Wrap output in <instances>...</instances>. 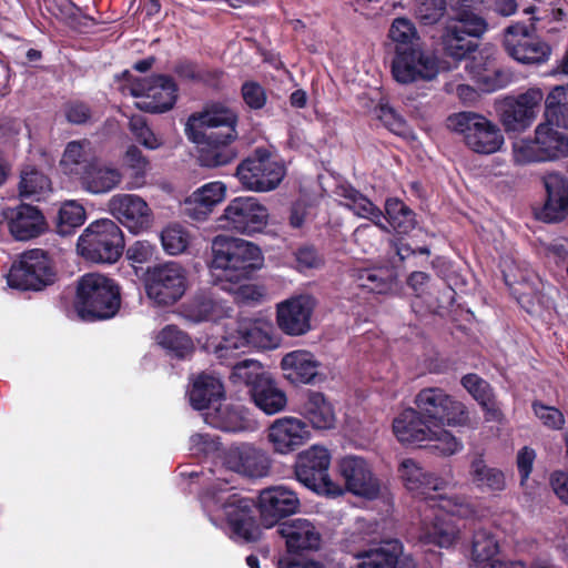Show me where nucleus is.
Here are the masks:
<instances>
[{
  "mask_svg": "<svg viewBox=\"0 0 568 568\" xmlns=\"http://www.w3.org/2000/svg\"><path fill=\"white\" fill-rule=\"evenodd\" d=\"M546 200L536 216L547 223L560 222L568 216V178L552 172L544 176Z\"/></svg>",
  "mask_w": 568,
  "mask_h": 568,
  "instance_id": "25",
  "label": "nucleus"
},
{
  "mask_svg": "<svg viewBox=\"0 0 568 568\" xmlns=\"http://www.w3.org/2000/svg\"><path fill=\"white\" fill-rule=\"evenodd\" d=\"M67 121L71 124H85L92 118L91 109L82 101H69L63 106Z\"/></svg>",
  "mask_w": 568,
  "mask_h": 568,
  "instance_id": "59",
  "label": "nucleus"
},
{
  "mask_svg": "<svg viewBox=\"0 0 568 568\" xmlns=\"http://www.w3.org/2000/svg\"><path fill=\"white\" fill-rule=\"evenodd\" d=\"M532 408L535 415L545 426H560L565 423L562 413L556 407L535 403Z\"/></svg>",
  "mask_w": 568,
  "mask_h": 568,
  "instance_id": "63",
  "label": "nucleus"
},
{
  "mask_svg": "<svg viewBox=\"0 0 568 568\" xmlns=\"http://www.w3.org/2000/svg\"><path fill=\"white\" fill-rule=\"evenodd\" d=\"M51 192V181L39 170L26 166L20 174L19 195L21 199L41 201Z\"/></svg>",
  "mask_w": 568,
  "mask_h": 568,
  "instance_id": "44",
  "label": "nucleus"
},
{
  "mask_svg": "<svg viewBox=\"0 0 568 568\" xmlns=\"http://www.w3.org/2000/svg\"><path fill=\"white\" fill-rule=\"evenodd\" d=\"M388 39L394 44V52L424 49L414 22L407 18L400 17L393 20Z\"/></svg>",
  "mask_w": 568,
  "mask_h": 568,
  "instance_id": "43",
  "label": "nucleus"
},
{
  "mask_svg": "<svg viewBox=\"0 0 568 568\" xmlns=\"http://www.w3.org/2000/svg\"><path fill=\"white\" fill-rule=\"evenodd\" d=\"M460 449V443L445 428H438L434 434L428 433V454L453 455Z\"/></svg>",
  "mask_w": 568,
  "mask_h": 568,
  "instance_id": "57",
  "label": "nucleus"
},
{
  "mask_svg": "<svg viewBox=\"0 0 568 568\" xmlns=\"http://www.w3.org/2000/svg\"><path fill=\"white\" fill-rule=\"evenodd\" d=\"M120 304V290L110 277L88 273L78 280L74 310L81 320L93 322L112 318Z\"/></svg>",
  "mask_w": 568,
  "mask_h": 568,
  "instance_id": "5",
  "label": "nucleus"
},
{
  "mask_svg": "<svg viewBox=\"0 0 568 568\" xmlns=\"http://www.w3.org/2000/svg\"><path fill=\"white\" fill-rule=\"evenodd\" d=\"M281 367L287 379L293 383L311 384L320 374L321 363L304 349L287 353L281 361Z\"/></svg>",
  "mask_w": 568,
  "mask_h": 568,
  "instance_id": "33",
  "label": "nucleus"
},
{
  "mask_svg": "<svg viewBox=\"0 0 568 568\" xmlns=\"http://www.w3.org/2000/svg\"><path fill=\"white\" fill-rule=\"evenodd\" d=\"M237 115L236 113L221 103L207 105L202 112L193 113L189 116L185 124V133L206 132V129H220V134H225V139H237Z\"/></svg>",
  "mask_w": 568,
  "mask_h": 568,
  "instance_id": "23",
  "label": "nucleus"
},
{
  "mask_svg": "<svg viewBox=\"0 0 568 568\" xmlns=\"http://www.w3.org/2000/svg\"><path fill=\"white\" fill-rule=\"evenodd\" d=\"M428 508L435 513L434 521L428 527V544L433 542L442 548L450 547L458 535L455 524V515L458 513L457 504L443 495L430 496L428 494Z\"/></svg>",
  "mask_w": 568,
  "mask_h": 568,
  "instance_id": "21",
  "label": "nucleus"
},
{
  "mask_svg": "<svg viewBox=\"0 0 568 568\" xmlns=\"http://www.w3.org/2000/svg\"><path fill=\"white\" fill-rule=\"evenodd\" d=\"M470 43L471 48L469 51L465 53L463 57H453L454 59L460 60L466 59L465 69L468 74L479 84L484 87L487 91H493L496 89L494 84L490 83L491 74H495L496 71L493 69L494 63V50L490 47H485L480 50H475V44L473 41L467 40Z\"/></svg>",
  "mask_w": 568,
  "mask_h": 568,
  "instance_id": "35",
  "label": "nucleus"
},
{
  "mask_svg": "<svg viewBox=\"0 0 568 568\" xmlns=\"http://www.w3.org/2000/svg\"><path fill=\"white\" fill-rule=\"evenodd\" d=\"M353 277L358 286L376 294H388L396 287V275L388 267L354 268Z\"/></svg>",
  "mask_w": 568,
  "mask_h": 568,
  "instance_id": "39",
  "label": "nucleus"
},
{
  "mask_svg": "<svg viewBox=\"0 0 568 568\" xmlns=\"http://www.w3.org/2000/svg\"><path fill=\"white\" fill-rule=\"evenodd\" d=\"M1 215L10 234L17 241L32 240L45 230V219L33 205L20 204L14 207H4Z\"/></svg>",
  "mask_w": 568,
  "mask_h": 568,
  "instance_id": "24",
  "label": "nucleus"
},
{
  "mask_svg": "<svg viewBox=\"0 0 568 568\" xmlns=\"http://www.w3.org/2000/svg\"><path fill=\"white\" fill-rule=\"evenodd\" d=\"M498 551V544L493 535L479 530L474 535L473 556L477 561L490 560Z\"/></svg>",
  "mask_w": 568,
  "mask_h": 568,
  "instance_id": "58",
  "label": "nucleus"
},
{
  "mask_svg": "<svg viewBox=\"0 0 568 568\" xmlns=\"http://www.w3.org/2000/svg\"><path fill=\"white\" fill-rule=\"evenodd\" d=\"M311 438L307 428H268L267 439L275 453L288 454Z\"/></svg>",
  "mask_w": 568,
  "mask_h": 568,
  "instance_id": "46",
  "label": "nucleus"
},
{
  "mask_svg": "<svg viewBox=\"0 0 568 568\" xmlns=\"http://www.w3.org/2000/svg\"><path fill=\"white\" fill-rule=\"evenodd\" d=\"M237 470L248 477H263L270 471V459L265 453L254 447H243L237 452Z\"/></svg>",
  "mask_w": 568,
  "mask_h": 568,
  "instance_id": "50",
  "label": "nucleus"
},
{
  "mask_svg": "<svg viewBox=\"0 0 568 568\" xmlns=\"http://www.w3.org/2000/svg\"><path fill=\"white\" fill-rule=\"evenodd\" d=\"M233 311L231 304L217 297L212 291H199L184 305L183 313L189 321L200 323L230 318Z\"/></svg>",
  "mask_w": 568,
  "mask_h": 568,
  "instance_id": "27",
  "label": "nucleus"
},
{
  "mask_svg": "<svg viewBox=\"0 0 568 568\" xmlns=\"http://www.w3.org/2000/svg\"><path fill=\"white\" fill-rule=\"evenodd\" d=\"M122 174L115 166L95 160L78 179L81 187L91 194H104L115 189Z\"/></svg>",
  "mask_w": 568,
  "mask_h": 568,
  "instance_id": "32",
  "label": "nucleus"
},
{
  "mask_svg": "<svg viewBox=\"0 0 568 568\" xmlns=\"http://www.w3.org/2000/svg\"><path fill=\"white\" fill-rule=\"evenodd\" d=\"M402 554L403 545L399 540H385L377 547L358 552L356 558L361 561L358 562L357 568H406L405 566L399 565V557Z\"/></svg>",
  "mask_w": 568,
  "mask_h": 568,
  "instance_id": "34",
  "label": "nucleus"
},
{
  "mask_svg": "<svg viewBox=\"0 0 568 568\" xmlns=\"http://www.w3.org/2000/svg\"><path fill=\"white\" fill-rule=\"evenodd\" d=\"M295 262L297 270L303 272L318 267L322 260L314 247L303 246L295 252Z\"/></svg>",
  "mask_w": 568,
  "mask_h": 568,
  "instance_id": "64",
  "label": "nucleus"
},
{
  "mask_svg": "<svg viewBox=\"0 0 568 568\" xmlns=\"http://www.w3.org/2000/svg\"><path fill=\"white\" fill-rule=\"evenodd\" d=\"M211 274L215 284L231 290L225 284H239L248 280L263 265L261 248L252 242L227 235L212 240Z\"/></svg>",
  "mask_w": 568,
  "mask_h": 568,
  "instance_id": "2",
  "label": "nucleus"
},
{
  "mask_svg": "<svg viewBox=\"0 0 568 568\" xmlns=\"http://www.w3.org/2000/svg\"><path fill=\"white\" fill-rule=\"evenodd\" d=\"M242 95L244 102L251 109H261L266 102L264 89L256 82H246L242 85Z\"/></svg>",
  "mask_w": 568,
  "mask_h": 568,
  "instance_id": "62",
  "label": "nucleus"
},
{
  "mask_svg": "<svg viewBox=\"0 0 568 568\" xmlns=\"http://www.w3.org/2000/svg\"><path fill=\"white\" fill-rule=\"evenodd\" d=\"M568 156V122L544 118L534 131V138L513 143L517 164L544 163Z\"/></svg>",
  "mask_w": 568,
  "mask_h": 568,
  "instance_id": "4",
  "label": "nucleus"
},
{
  "mask_svg": "<svg viewBox=\"0 0 568 568\" xmlns=\"http://www.w3.org/2000/svg\"><path fill=\"white\" fill-rule=\"evenodd\" d=\"M447 128L462 135L465 145L478 154H493L501 150L505 139L499 126L483 114L464 111L449 115Z\"/></svg>",
  "mask_w": 568,
  "mask_h": 568,
  "instance_id": "9",
  "label": "nucleus"
},
{
  "mask_svg": "<svg viewBox=\"0 0 568 568\" xmlns=\"http://www.w3.org/2000/svg\"><path fill=\"white\" fill-rule=\"evenodd\" d=\"M108 207L111 215L133 234L150 229L153 223L151 207L136 194H115L109 200Z\"/></svg>",
  "mask_w": 568,
  "mask_h": 568,
  "instance_id": "20",
  "label": "nucleus"
},
{
  "mask_svg": "<svg viewBox=\"0 0 568 568\" xmlns=\"http://www.w3.org/2000/svg\"><path fill=\"white\" fill-rule=\"evenodd\" d=\"M85 220L87 213L80 202L65 201L61 204L58 213L57 232L63 236L70 235L75 229L82 226Z\"/></svg>",
  "mask_w": 568,
  "mask_h": 568,
  "instance_id": "51",
  "label": "nucleus"
},
{
  "mask_svg": "<svg viewBox=\"0 0 568 568\" xmlns=\"http://www.w3.org/2000/svg\"><path fill=\"white\" fill-rule=\"evenodd\" d=\"M407 287L412 291V311L423 318L426 314V274L423 272H413L407 278Z\"/></svg>",
  "mask_w": 568,
  "mask_h": 568,
  "instance_id": "56",
  "label": "nucleus"
},
{
  "mask_svg": "<svg viewBox=\"0 0 568 568\" xmlns=\"http://www.w3.org/2000/svg\"><path fill=\"white\" fill-rule=\"evenodd\" d=\"M404 486L414 496L426 494V473L413 459H405L398 468Z\"/></svg>",
  "mask_w": 568,
  "mask_h": 568,
  "instance_id": "52",
  "label": "nucleus"
},
{
  "mask_svg": "<svg viewBox=\"0 0 568 568\" xmlns=\"http://www.w3.org/2000/svg\"><path fill=\"white\" fill-rule=\"evenodd\" d=\"M199 148V162L205 168H216L231 163L237 155L231 145L236 139H225L215 131L185 133Z\"/></svg>",
  "mask_w": 568,
  "mask_h": 568,
  "instance_id": "22",
  "label": "nucleus"
},
{
  "mask_svg": "<svg viewBox=\"0 0 568 568\" xmlns=\"http://www.w3.org/2000/svg\"><path fill=\"white\" fill-rule=\"evenodd\" d=\"M331 454L328 449L314 445L297 455L294 473L306 488L320 495L341 496L342 487L328 474Z\"/></svg>",
  "mask_w": 568,
  "mask_h": 568,
  "instance_id": "10",
  "label": "nucleus"
},
{
  "mask_svg": "<svg viewBox=\"0 0 568 568\" xmlns=\"http://www.w3.org/2000/svg\"><path fill=\"white\" fill-rule=\"evenodd\" d=\"M268 211L254 196H239L230 201L221 221L223 226L243 234L260 232L267 224Z\"/></svg>",
  "mask_w": 568,
  "mask_h": 568,
  "instance_id": "15",
  "label": "nucleus"
},
{
  "mask_svg": "<svg viewBox=\"0 0 568 568\" xmlns=\"http://www.w3.org/2000/svg\"><path fill=\"white\" fill-rule=\"evenodd\" d=\"M301 414L311 426H333L335 423L334 408L322 393L311 392Z\"/></svg>",
  "mask_w": 568,
  "mask_h": 568,
  "instance_id": "42",
  "label": "nucleus"
},
{
  "mask_svg": "<svg viewBox=\"0 0 568 568\" xmlns=\"http://www.w3.org/2000/svg\"><path fill=\"white\" fill-rule=\"evenodd\" d=\"M274 345L273 328L263 322L243 321L234 333H229L221 345L222 349H240L246 346L270 348Z\"/></svg>",
  "mask_w": 568,
  "mask_h": 568,
  "instance_id": "29",
  "label": "nucleus"
},
{
  "mask_svg": "<svg viewBox=\"0 0 568 568\" xmlns=\"http://www.w3.org/2000/svg\"><path fill=\"white\" fill-rule=\"evenodd\" d=\"M277 532L285 539L290 554L317 550L322 536L314 524L307 519L297 518L280 524Z\"/></svg>",
  "mask_w": 568,
  "mask_h": 568,
  "instance_id": "28",
  "label": "nucleus"
},
{
  "mask_svg": "<svg viewBox=\"0 0 568 568\" xmlns=\"http://www.w3.org/2000/svg\"><path fill=\"white\" fill-rule=\"evenodd\" d=\"M488 0H453L455 16L450 18L442 37L444 50L450 57H463L471 48L466 38H479L488 29L487 21L475 13L487 4Z\"/></svg>",
  "mask_w": 568,
  "mask_h": 568,
  "instance_id": "7",
  "label": "nucleus"
},
{
  "mask_svg": "<svg viewBox=\"0 0 568 568\" xmlns=\"http://www.w3.org/2000/svg\"><path fill=\"white\" fill-rule=\"evenodd\" d=\"M463 387L478 402L486 413L488 422H499L501 413L490 385L477 374H467L460 381Z\"/></svg>",
  "mask_w": 568,
  "mask_h": 568,
  "instance_id": "38",
  "label": "nucleus"
},
{
  "mask_svg": "<svg viewBox=\"0 0 568 568\" xmlns=\"http://www.w3.org/2000/svg\"><path fill=\"white\" fill-rule=\"evenodd\" d=\"M528 14L529 26L516 22L504 31L503 44L506 52L524 64H541L546 62L551 48L540 40H532L531 33L556 38L566 28V12L561 0H536V3L524 9Z\"/></svg>",
  "mask_w": 568,
  "mask_h": 568,
  "instance_id": "1",
  "label": "nucleus"
},
{
  "mask_svg": "<svg viewBox=\"0 0 568 568\" xmlns=\"http://www.w3.org/2000/svg\"><path fill=\"white\" fill-rule=\"evenodd\" d=\"M160 241L168 255H180L186 252L193 241L190 230L180 223H170L160 233Z\"/></svg>",
  "mask_w": 568,
  "mask_h": 568,
  "instance_id": "49",
  "label": "nucleus"
},
{
  "mask_svg": "<svg viewBox=\"0 0 568 568\" xmlns=\"http://www.w3.org/2000/svg\"><path fill=\"white\" fill-rule=\"evenodd\" d=\"M469 474L473 483L481 489L500 491L506 487L504 473L498 468L488 466L480 456L471 460Z\"/></svg>",
  "mask_w": 568,
  "mask_h": 568,
  "instance_id": "45",
  "label": "nucleus"
},
{
  "mask_svg": "<svg viewBox=\"0 0 568 568\" xmlns=\"http://www.w3.org/2000/svg\"><path fill=\"white\" fill-rule=\"evenodd\" d=\"M129 128L134 139L148 150H156L164 143L162 136L155 134L141 115H133Z\"/></svg>",
  "mask_w": 568,
  "mask_h": 568,
  "instance_id": "54",
  "label": "nucleus"
},
{
  "mask_svg": "<svg viewBox=\"0 0 568 568\" xmlns=\"http://www.w3.org/2000/svg\"><path fill=\"white\" fill-rule=\"evenodd\" d=\"M395 437L405 447H419L423 448L422 444L426 439V428H392Z\"/></svg>",
  "mask_w": 568,
  "mask_h": 568,
  "instance_id": "61",
  "label": "nucleus"
},
{
  "mask_svg": "<svg viewBox=\"0 0 568 568\" xmlns=\"http://www.w3.org/2000/svg\"><path fill=\"white\" fill-rule=\"evenodd\" d=\"M144 285L154 304L173 305L187 290V272L178 262H165L148 270Z\"/></svg>",
  "mask_w": 568,
  "mask_h": 568,
  "instance_id": "12",
  "label": "nucleus"
},
{
  "mask_svg": "<svg viewBox=\"0 0 568 568\" xmlns=\"http://www.w3.org/2000/svg\"><path fill=\"white\" fill-rule=\"evenodd\" d=\"M131 95L140 98L135 104L145 112L163 113L173 108L178 87L172 78L162 74L135 78L126 87Z\"/></svg>",
  "mask_w": 568,
  "mask_h": 568,
  "instance_id": "14",
  "label": "nucleus"
},
{
  "mask_svg": "<svg viewBox=\"0 0 568 568\" xmlns=\"http://www.w3.org/2000/svg\"><path fill=\"white\" fill-rule=\"evenodd\" d=\"M124 235L118 224L110 219L90 223L78 239L77 251L87 261L113 264L123 254Z\"/></svg>",
  "mask_w": 568,
  "mask_h": 568,
  "instance_id": "8",
  "label": "nucleus"
},
{
  "mask_svg": "<svg viewBox=\"0 0 568 568\" xmlns=\"http://www.w3.org/2000/svg\"><path fill=\"white\" fill-rule=\"evenodd\" d=\"M544 93L539 88H530L516 98L505 100L500 121L507 132H524L536 120Z\"/></svg>",
  "mask_w": 568,
  "mask_h": 568,
  "instance_id": "17",
  "label": "nucleus"
},
{
  "mask_svg": "<svg viewBox=\"0 0 568 568\" xmlns=\"http://www.w3.org/2000/svg\"><path fill=\"white\" fill-rule=\"evenodd\" d=\"M256 503L261 523L266 528L280 525L282 519L297 513L301 506L297 494L284 485L260 490Z\"/></svg>",
  "mask_w": 568,
  "mask_h": 568,
  "instance_id": "16",
  "label": "nucleus"
},
{
  "mask_svg": "<svg viewBox=\"0 0 568 568\" xmlns=\"http://www.w3.org/2000/svg\"><path fill=\"white\" fill-rule=\"evenodd\" d=\"M158 344L178 358L187 357L194 349L190 336L175 325H166L156 335Z\"/></svg>",
  "mask_w": 568,
  "mask_h": 568,
  "instance_id": "47",
  "label": "nucleus"
},
{
  "mask_svg": "<svg viewBox=\"0 0 568 568\" xmlns=\"http://www.w3.org/2000/svg\"><path fill=\"white\" fill-rule=\"evenodd\" d=\"M544 118L568 122V85H557L548 93Z\"/></svg>",
  "mask_w": 568,
  "mask_h": 568,
  "instance_id": "53",
  "label": "nucleus"
},
{
  "mask_svg": "<svg viewBox=\"0 0 568 568\" xmlns=\"http://www.w3.org/2000/svg\"><path fill=\"white\" fill-rule=\"evenodd\" d=\"M428 422L434 419L443 425L455 426L467 422L464 404L452 399L443 390L428 388Z\"/></svg>",
  "mask_w": 568,
  "mask_h": 568,
  "instance_id": "30",
  "label": "nucleus"
},
{
  "mask_svg": "<svg viewBox=\"0 0 568 568\" xmlns=\"http://www.w3.org/2000/svg\"><path fill=\"white\" fill-rule=\"evenodd\" d=\"M343 197V205L351 210L355 215L371 220L377 227L388 231L384 220L389 227L397 233L406 234L415 227V214L398 199H388L385 203V212L382 211L365 195L352 186L343 185L338 191Z\"/></svg>",
  "mask_w": 568,
  "mask_h": 568,
  "instance_id": "6",
  "label": "nucleus"
},
{
  "mask_svg": "<svg viewBox=\"0 0 568 568\" xmlns=\"http://www.w3.org/2000/svg\"><path fill=\"white\" fill-rule=\"evenodd\" d=\"M267 375L263 372V367L260 362L255 359H244L236 363L232 368L231 378L234 382L244 383L251 388L262 378H266Z\"/></svg>",
  "mask_w": 568,
  "mask_h": 568,
  "instance_id": "55",
  "label": "nucleus"
},
{
  "mask_svg": "<svg viewBox=\"0 0 568 568\" xmlns=\"http://www.w3.org/2000/svg\"><path fill=\"white\" fill-rule=\"evenodd\" d=\"M191 406L196 410L207 408L224 396L223 384L212 374L201 373L192 378L189 389Z\"/></svg>",
  "mask_w": 568,
  "mask_h": 568,
  "instance_id": "37",
  "label": "nucleus"
},
{
  "mask_svg": "<svg viewBox=\"0 0 568 568\" xmlns=\"http://www.w3.org/2000/svg\"><path fill=\"white\" fill-rule=\"evenodd\" d=\"M392 75L402 84H410L426 79V52L413 49L394 52Z\"/></svg>",
  "mask_w": 568,
  "mask_h": 568,
  "instance_id": "31",
  "label": "nucleus"
},
{
  "mask_svg": "<svg viewBox=\"0 0 568 568\" xmlns=\"http://www.w3.org/2000/svg\"><path fill=\"white\" fill-rule=\"evenodd\" d=\"M233 490L229 480L217 479L203 490L201 498L205 506L222 509L234 538L245 542L256 541L261 535L256 518L257 503Z\"/></svg>",
  "mask_w": 568,
  "mask_h": 568,
  "instance_id": "3",
  "label": "nucleus"
},
{
  "mask_svg": "<svg viewBox=\"0 0 568 568\" xmlns=\"http://www.w3.org/2000/svg\"><path fill=\"white\" fill-rule=\"evenodd\" d=\"M285 174L284 164L265 149H256L236 169V176L242 186L253 192H267L276 189Z\"/></svg>",
  "mask_w": 568,
  "mask_h": 568,
  "instance_id": "11",
  "label": "nucleus"
},
{
  "mask_svg": "<svg viewBox=\"0 0 568 568\" xmlns=\"http://www.w3.org/2000/svg\"><path fill=\"white\" fill-rule=\"evenodd\" d=\"M337 468L347 491L369 500L378 497L381 481L365 458L354 455L345 456L339 459Z\"/></svg>",
  "mask_w": 568,
  "mask_h": 568,
  "instance_id": "18",
  "label": "nucleus"
},
{
  "mask_svg": "<svg viewBox=\"0 0 568 568\" xmlns=\"http://www.w3.org/2000/svg\"><path fill=\"white\" fill-rule=\"evenodd\" d=\"M251 396L255 405L267 415L281 412L286 404L285 394L268 376L257 381L251 388Z\"/></svg>",
  "mask_w": 568,
  "mask_h": 568,
  "instance_id": "41",
  "label": "nucleus"
},
{
  "mask_svg": "<svg viewBox=\"0 0 568 568\" xmlns=\"http://www.w3.org/2000/svg\"><path fill=\"white\" fill-rule=\"evenodd\" d=\"M504 280L517 301L526 306L537 297L538 278L531 272H521L517 266L504 270Z\"/></svg>",
  "mask_w": 568,
  "mask_h": 568,
  "instance_id": "40",
  "label": "nucleus"
},
{
  "mask_svg": "<svg viewBox=\"0 0 568 568\" xmlns=\"http://www.w3.org/2000/svg\"><path fill=\"white\" fill-rule=\"evenodd\" d=\"M226 196V185L221 181L205 183L182 203V212L193 221H205L213 209Z\"/></svg>",
  "mask_w": 568,
  "mask_h": 568,
  "instance_id": "26",
  "label": "nucleus"
},
{
  "mask_svg": "<svg viewBox=\"0 0 568 568\" xmlns=\"http://www.w3.org/2000/svg\"><path fill=\"white\" fill-rule=\"evenodd\" d=\"M315 301L307 294L291 296L276 305V324L288 336H302L312 328Z\"/></svg>",
  "mask_w": 568,
  "mask_h": 568,
  "instance_id": "19",
  "label": "nucleus"
},
{
  "mask_svg": "<svg viewBox=\"0 0 568 568\" xmlns=\"http://www.w3.org/2000/svg\"><path fill=\"white\" fill-rule=\"evenodd\" d=\"M156 252V247L149 241H136L126 250V257L134 264L150 262Z\"/></svg>",
  "mask_w": 568,
  "mask_h": 568,
  "instance_id": "60",
  "label": "nucleus"
},
{
  "mask_svg": "<svg viewBox=\"0 0 568 568\" xmlns=\"http://www.w3.org/2000/svg\"><path fill=\"white\" fill-rule=\"evenodd\" d=\"M50 258L42 250L24 252L7 274V284L20 291H40L53 282Z\"/></svg>",
  "mask_w": 568,
  "mask_h": 568,
  "instance_id": "13",
  "label": "nucleus"
},
{
  "mask_svg": "<svg viewBox=\"0 0 568 568\" xmlns=\"http://www.w3.org/2000/svg\"><path fill=\"white\" fill-rule=\"evenodd\" d=\"M124 169L128 174V187L130 190L141 189L146 184L150 162L135 145L129 146L125 152Z\"/></svg>",
  "mask_w": 568,
  "mask_h": 568,
  "instance_id": "48",
  "label": "nucleus"
},
{
  "mask_svg": "<svg viewBox=\"0 0 568 568\" xmlns=\"http://www.w3.org/2000/svg\"><path fill=\"white\" fill-rule=\"evenodd\" d=\"M95 160L92 143L89 140H74L65 145L60 168L65 175L78 180Z\"/></svg>",
  "mask_w": 568,
  "mask_h": 568,
  "instance_id": "36",
  "label": "nucleus"
}]
</instances>
